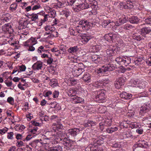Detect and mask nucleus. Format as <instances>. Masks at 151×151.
Wrapping results in <instances>:
<instances>
[{"mask_svg": "<svg viewBox=\"0 0 151 151\" xmlns=\"http://www.w3.org/2000/svg\"><path fill=\"white\" fill-rule=\"evenodd\" d=\"M97 2L95 0H88V2H86L84 3L78 5H77L75 6V10H77L78 11L81 9H89L90 11L92 9L96 10L98 8Z\"/></svg>", "mask_w": 151, "mask_h": 151, "instance_id": "f257e3e1", "label": "nucleus"}, {"mask_svg": "<svg viewBox=\"0 0 151 151\" xmlns=\"http://www.w3.org/2000/svg\"><path fill=\"white\" fill-rule=\"evenodd\" d=\"M116 65L112 64H106L98 70V73L106 72L107 71H112L115 68Z\"/></svg>", "mask_w": 151, "mask_h": 151, "instance_id": "f03ea898", "label": "nucleus"}, {"mask_svg": "<svg viewBox=\"0 0 151 151\" xmlns=\"http://www.w3.org/2000/svg\"><path fill=\"white\" fill-rule=\"evenodd\" d=\"M95 93L97 94L95 98V100L99 103H102L106 101L105 95L104 92L101 91H96Z\"/></svg>", "mask_w": 151, "mask_h": 151, "instance_id": "7ed1b4c3", "label": "nucleus"}, {"mask_svg": "<svg viewBox=\"0 0 151 151\" xmlns=\"http://www.w3.org/2000/svg\"><path fill=\"white\" fill-rule=\"evenodd\" d=\"M79 26L77 27H81L84 30H87L90 28V23L87 20H81L79 23Z\"/></svg>", "mask_w": 151, "mask_h": 151, "instance_id": "20e7f679", "label": "nucleus"}, {"mask_svg": "<svg viewBox=\"0 0 151 151\" xmlns=\"http://www.w3.org/2000/svg\"><path fill=\"white\" fill-rule=\"evenodd\" d=\"M2 29L6 34H9V37H11L10 35L14 32L10 24H5L2 27ZM7 37H8V36Z\"/></svg>", "mask_w": 151, "mask_h": 151, "instance_id": "39448f33", "label": "nucleus"}, {"mask_svg": "<svg viewBox=\"0 0 151 151\" xmlns=\"http://www.w3.org/2000/svg\"><path fill=\"white\" fill-rule=\"evenodd\" d=\"M60 143L66 147V149L69 148L73 144V142L68 138L60 139Z\"/></svg>", "mask_w": 151, "mask_h": 151, "instance_id": "423d86ee", "label": "nucleus"}, {"mask_svg": "<svg viewBox=\"0 0 151 151\" xmlns=\"http://www.w3.org/2000/svg\"><path fill=\"white\" fill-rule=\"evenodd\" d=\"M85 70L83 68L76 66L73 69L72 73L74 76L78 77Z\"/></svg>", "mask_w": 151, "mask_h": 151, "instance_id": "0eeeda50", "label": "nucleus"}, {"mask_svg": "<svg viewBox=\"0 0 151 151\" xmlns=\"http://www.w3.org/2000/svg\"><path fill=\"white\" fill-rule=\"evenodd\" d=\"M150 110V108L148 104H146L140 108L139 114L142 116L145 115Z\"/></svg>", "mask_w": 151, "mask_h": 151, "instance_id": "6e6552de", "label": "nucleus"}, {"mask_svg": "<svg viewBox=\"0 0 151 151\" xmlns=\"http://www.w3.org/2000/svg\"><path fill=\"white\" fill-rule=\"evenodd\" d=\"M108 83L107 81L99 80L96 81L93 83V86L97 88H101V87L104 86H105Z\"/></svg>", "mask_w": 151, "mask_h": 151, "instance_id": "1a4fd4ad", "label": "nucleus"}, {"mask_svg": "<svg viewBox=\"0 0 151 151\" xmlns=\"http://www.w3.org/2000/svg\"><path fill=\"white\" fill-rule=\"evenodd\" d=\"M106 50L107 55L109 56H112L116 51V47L112 45L109 46Z\"/></svg>", "mask_w": 151, "mask_h": 151, "instance_id": "9d476101", "label": "nucleus"}, {"mask_svg": "<svg viewBox=\"0 0 151 151\" xmlns=\"http://www.w3.org/2000/svg\"><path fill=\"white\" fill-rule=\"evenodd\" d=\"M80 130L77 128H74L68 129V134L72 137H75L79 133Z\"/></svg>", "mask_w": 151, "mask_h": 151, "instance_id": "9b49d317", "label": "nucleus"}, {"mask_svg": "<svg viewBox=\"0 0 151 151\" xmlns=\"http://www.w3.org/2000/svg\"><path fill=\"white\" fill-rule=\"evenodd\" d=\"M63 126L61 123L59 122H57L53 124L52 128L53 130L56 132L57 130H61L63 128Z\"/></svg>", "mask_w": 151, "mask_h": 151, "instance_id": "f8f14e48", "label": "nucleus"}, {"mask_svg": "<svg viewBox=\"0 0 151 151\" xmlns=\"http://www.w3.org/2000/svg\"><path fill=\"white\" fill-rule=\"evenodd\" d=\"M43 66V63L40 61H37L32 66L33 69L34 70H41Z\"/></svg>", "mask_w": 151, "mask_h": 151, "instance_id": "ddd939ff", "label": "nucleus"}, {"mask_svg": "<svg viewBox=\"0 0 151 151\" xmlns=\"http://www.w3.org/2000/svg\"><path fill=\"white\" fill-rule=\"evenodd\" d=\"M36 44L35 39L34 38H31L24 43V45L25 46L29 47L33 46Z\"/></svg>", "mask_w": 151, "mask_h": 151, "instance_id": "4468645a", "label": "nucleus"}, {"mask_svg": "<svg viewBox=\"0 0 151 151\" xmlns=\"http://www.w3.org/2000/svg\"><path fill=\"white\" fill-rule=\"evenodd\" d=\"M91 38L92 37L91 36L84 35L81 36V42L83 44H86Z\"/></svg>", "mask_w": 151, "mask_h": 151, "instance_id": "2eb2a0df", "label": "nucleus"}, {"mask_svg": "<svg viewBox=\"0 0 151 151\" xmlns=\"http://www.w3.org/2000/svg\"><path fill=\"white\" fill-rule=\"evenodd\" d=\"M71 97H72L71 99L75 104L80 103L83 101V99L77 96L76 95H72Z\"/></svg>", "mask_w": 151, "mask_h": 151, "instance_id": "dca6fc26", "label": "nucleus"}, {"mask_svg": "<svg viewBox=\"0 0 151 151\" xmlns=\"http://www.w3.org/2000/svg\"><path fill=\"white\" fill-rule=\"evenodd\" d=\"M139 30L137 32H136L133 34L132 35V37L134 39L139 41L143 39V38L141 34H139Z\"/></svg>", "mask_w": 151, "mask_h": 151, "instance_id": "f3484780", "label": "nucleus"}, {"mask_svg": "<svg viewBox=\"0 0 151 151\" xmlns=\"http://www.w3.org/2000/svg\"><path fill=\"white\" fill-rule=\"evenodd\" d=\"M101 58L98 55H93L91 57V60L96 63H98L100 62Z\"/></svg>", "mask_w": 151, "mask_h": 151, "instance_id": "a211bd4d", "label": "nucleus"}, {"mask_svg": "<svg viewBox=\"0 0 151 151\" xmlns=\"http://www.w3.org/2000/svg\"><path fill=\"white\" fill-rule=\"evenodd\" d=\"M78 48L77 46H74L73 47H70L68 50V52L70 54L72 55L74 54L78 51Z\"/></svg>", "mask_w": 151, "mask_h": 151, "instance_id": "6ab92c4d", "label": "nucleus"}, {"mask_svg": "<svg viewBox=\"0 0 151 151\" xmlns=\"http://www.w3.org/2000/svg\"><path fill=\"white\" fill-rule=\"evenodd\" d=\"M140 19L137 17L132 16L129 18V21L132 24H137L139 21Z\"/></svg>", "mask_w": 151, "mask_h": 151, "instance_id": "aec40b11", "label": "nucleus"}, {"mask_svg": "<svg viewBox=\"0 0 151 151\" xmlns=\"http://www.w3.org/2000/svg\"><path fill=\"white\" fill-rule=\"evenodd\" d=\"M135 0H127L126 1V8L127 9H129L132 8L133 7V3L134 2Z\"/></svg>", "mask_w": 151, "mask_h": 151, "instance_id": "412c9836", "label": "nucleus"}, {"mask_svg": "<svg viewBox=\"0 0 151 151\" xmlns=\"http://www.w3.org/2000/svg\"><path fill=\"white\" fill-rule=\"evenodd\" d=\"M151 30L149 27H145L142 29L141 31H139V34H142L143 35H145L150 33Z\"/></svg>", "mask_w": 151, "mask_h": 151, "instance_id": "4be33fe9", "label": "nucleus"}, {"mask_svg": "<svg viewBox=\"0 0 151 151\" xmlns=\"http://www.w3.org/2000/svg\"><path fill=\"white\" fill-rule=\"evenodd\" d=\"M91 78V75L88 73H86L82 77V79L85 82L88 83L90 82Z\"/></svg>", "mask_w": 151, "mask_h": 151, "instance_id": "5701e85b", "label": "nucleus"}, {"mask_svg": "<svg viewBox=\"0 0 151 151\" xmlns=\"http://www.w3.org/2000/svg\"><path fill=\"white\" fill-rule=\"evenodd\" d=\"M120 96L122 98L128 100L132 98V95L131 94L127 93L126 92H123L121 94Z\"/></svg>", "mask_w": 151, "mask_h": 151, "instance_id": "b1692460", "label": "nucleus"}, {"mask_svg": "<svg viewBox=\"0 0 151 151\" xmlns=\"http://www.w3.org/2000/svg\"><path fill=\"white\" fill-rule=\"evenodd\" d=\"M145 85V83L143 81H139L138 84L135 86V87L139 89H144Z\"/></svg>", "mask_w": 151, "mask_h": 151, "instance_id": "393cba45", "label": "nucleus"}, {"mask_svg": "<svg viewBox=\"0 0 151 151\" xmlns=\"http://www.w3.org/2000/svg\"><path fill=\"white\" fill-rule=\"evenodd\" d=\"M55 29L54 27L50 26V32H51V35L54 37H58V32L55 31Z\"/></svg>", "mask_w": 151, "mask_h": 151, "instance_id": "a878e982", "label": "nucleus"}, {"mask_svg": "<svg viewBox=\"0 0 151 151\" xmlns=\"http://www.w3.org/2000/svg\"><path fill=\"white\" fill-rule=\"evenodd\" d=\"M118 129V127H110L107 128L106 131L107 132L109 133H112L113 132L116 131Z\"/></svg>", "mask_w": 151, "mask_h": 151, "instance_id": "bb28decb", "label": "nucleus"}, {"mask_svg": "<svg viewBox=\"0 0 151 151\" xmlns=\"http://www.w3.org/2000/svg\"><path fill=\"white\" fill-rule=\"evenodd\" d=\"M62 150V147L59 145L51 147L48 151H61Z\"/></svg>", "mask_w": 151, "mask_h": 151, "instance_id": "cd10ccee", "label": "nucleus"}, {"mask_svg": "<svg viewBox=\"0 0 151 151\" xmlns=\"http://www.w3.org/2000/svg\"><path fill=\"white\" fill-rule=\"evenodd\" d=\"M38 52L41 55L44 52L48 53V51L47 50H45L44 49V47L42 46H40L39 47L37 50Z\"/></svg>", "mask_w": 151, "mask_h": 151, "instance_id": "c85d7f7f", "label": "nucleus"}, {"mask_svg": "<svg viewBox=\"0 0 151 151\" xmlns=\"http://www.w3.org/2000/svg\"><path fill=\"white\" fill-rule=\"evenodd\" d=\"M50 84L52 87L54 88L58 85L57 80L56 79H51L50 82Z\"/></svg>", "mask_w": 151, "mask_h": 151, "instance_id": "c756f323", "label": "nucleus"}, {"mask_svg": "<svg viewBox=\"0 0 151 151\" xmlns=\"http://www.w3.org/2000/svg\"><path fill=\"white\" fill-rule=\"evenodd\" d=\"M25 127L23 125H17L15 127L16 131L19 132H22L25 129Z\"/></svg>", "mask_w": 151, "mask_h": 151, "instance_id": "7c9ffc66", "label": "nucleus"}, {"mask_svg": "<svg viewBox=\"0 0 151 151\" xmlns=\"http://www.w3.org/2000/svg\"><path fill=\"white\" fill-rule=\"evenodd\" d=\"M124 57H123L119 56L116 58L115 60L118 64L123 65V64L124 63Z\"/></svg>", "mask_w": 151, "mask_h": 151, "instance_id": "2f4dec72", "label": "nucleus"}, {"mask_svg": "<svg viewBox=\"0 0 151 151\" xmlns=\"http://www.w3.org/2000/svg\"><path fill=\"white\" fill-rule=\"evenodd\" d=\"M134 28L132 25L126 24L123 26V29L126 30H131Z\"/></svg>", "mask_w": 151, "mask_h": 151, "instance_id": "473e14b6", "label": "nucleus"}, {"mask_svg": "<svg viewBox=\"0 0 151 151\" xmlns=\"http://www.w3.org/2000/svg\"><path fill=\"white\" fill-rule=\"evenodd\" d=\"M123 62L124 63L123 65L126 66L131 63V59L129 57H124Z\"/></svg>", "mask_w": 151, "mask_h": 151, "instance_id": "72a5a7b5", "label": "nucleus"}, {"mask_svg": "<svg viewBox=\"0 0 151 151\" xmlns=\"http://www.w3.org/2000/svg\"><path fill=\"white\" fill-rule=\"evenodd\" d=\"M138 147L144 148H147L148 146L147 142L144 140L142 141L138 145Z\"/></svg>", "mask_w": 151, "mask_h": 151, "instance_id": "f704fd0d", "label": "nucleus"}, {"mask_svg": "<svg viewBox=\"0 0 151 151\" xmlns=\"http://www.w3.org/2000/svg\"><path fill=\"white\" fill-rule=\"evenodd\" d=\"M29 16L31 17V18L32 21L37 22V20L38 19V15L37 14L32 13Z\"/></svg>", "mask_w": 151, "mask_h": 151, "instance_id": "c9c22d12", "label": "nucleus"}, {"mask_svg": "<svg viewBox=\"0 0 151 151\" xmlns=\"http://www.w3.org/2000/svg\"><path fill=\"white\" fill-rule=\"evenodd\" d=\"M92 151H103V150H105V151H110L111 150L109 148H106L105 147L104 148H96L95 147H93V148H92Z\"/></svg>", "mask_w": 151, "mask_h": 151, "instance_id": "e433bc0d", "label": "nucleus"}, {"mask_svg": "<svg viewBox=\"0 0 151 151\" xmlns=\"http://www.w3.org/2000/svg\"><path fill=\"white\" fill-rule=\"evenodd\" d=\"M110 20H104L102 23V26L104 28L109 27V23Z\"/></svg>", "mask_w": 151, "mask_h": 151, "instance_id": "4c0bfd02", "label": "nucleus"}, {"mask_svg": "<svg viewBox=\"0 0 151 151\" xmlns=\"http://www.w3.org/2000/svg\"><path fill=\"white\" fill-rule=\"evenodd\" d=\"M45 135L43 136L44 139L49 140L51 138V136L52 135L51 133L50 132H48L45 134Z\"/></svg>", "mask_w": 151, "mask_h": 151, "instance_id": "58836bf2", "label": "nucleus"}, {"mask_svg": "<svg viewBox=\"0 0 151 151\" xmlns=\"http://www.w3.org/2000/svg\"><path fill=\"white\" fill-rule=\"evenodd\" d=\"M92 49L93 50V52H97L100 50L101 47L98 45H94L92 47Z\"/></svg>", "mask_w": 151, "mask_h": 151, "instance_id": "ea45409f", "label": "nucleus"}, {"mask_svg": "<svg viewBox=\"0 0 151 151\" xmlns=\"http://www.w3.org/2000/svg\"><path fill=\"white\" fill-rule=\"evenodd\" d=\"M127 17H125L124 15L122 16V18L119 19V22L121 24L125 23L127 20Z\"/></svg>", "mask_w": 151, "mask_h": 151, "instance_id": "a19ab883", "label": "nucleus"}, {"mask_svg": "<svg viewBox=\"0 0 151 151\" xmlns=\"http://www.w3.org/2000/svg\"><path fill=\"white\" fill-rule=\"evenodd\" d=\"M17 6V5L16 3H13L10 5L9 9L12 12H13L16 9Z\"/></svg>", "mask_w": 151, "mask_h": 151, "instance_id": "79ce46f5", "label": "nucleus"}, {"mask_svg": "<svg viewBox=\"0 0 151 151\" xmlns=\"http://www.w3.org/2000/svg\"><path fill=\"white\" fill-rule=\"evenodd\" d=\"M104 38L107 41L110 42L112 41L111 34H106L104 36Z\"/></svg>", "mask_w": 151, "mask_h": 151, "instance_id": "37998d69", "label": "nucleus"}, {"mask_svg": "<svg viewBox=\"0 0 151 151\" xmlns=\"http://www.w3.org/2000/svg\"><path fill=\"white\" fill-rule=\"evenodd\" d=\"M48 12V15L50 17H55L56 14V12L54 10H51Z\"/></svg>", "mask_w": 151, "mask_h": 151, "instance_id": "c03bdc74", "label": "nucleus"}, {"mask_svg": "<svg viewBox=\"0 0 151 151\" xmlns=\"http://www.w3.org/2000/svg\"><path fill=\"white\" fill-rule=\"evenodd\" d=\"M18 67V72H19L20 71H24L26 69V66L24 65H21L19 66Z\"/></svg>", "mask_w": 151, "mask_h": 151, "instance_id": "a18cd8bd", "label": "nucleus"}, {"mask_svg": "<svg viewBox=\"0 0 151 151\" xmlns=\"http://www.w3.org/2000/svg\"><path fill=\"white\" fill-rule=\"evenodd\" d=\"M125 80L123 78L120 77L116 81L119 82V83H120L121 85L122 86L124 84Z\"/></svg>", "mask_w": 151, "mask_h": 151, "instance_id": "49530a36", "label": "nucleus"}, {"mask_svg": "<svg viewBox=\"0 0 151 151\" xmlns=\"http://www.w3.org/2000/svg\"><path fill=\"white\" fill-rule=\"evenodd\" d=\"M38 128L37 127H35L33 128V129H31L30 131V132L31 133L33 134H38L39 131H37Z\"/></svg>", "mask_w": 151, "mask_h": 151, "instance_id": "de8ad7c7", "label": "nucleus"}, {"mask_svg": "<svg viewBox=\"0 0 151 151\" xmlns=\"http://www.w3.org/2000/svg\"><path fill=\"white\" fill-rule=\"evenodd\" d=\"M93 122L91 120H88L87 123L85 124V126L86 127L92 126L93 125Z\"/></svg>", "mask_w": 151, "mask_h": 151, "instance_id": "09e8293b", "label": "nucleus"}, {"mask_svg": "<svg viewBox=\"0 0 151 151\" xmlns=\"http://www.w3.org/2000/svg\"><path fill=\"white\" fill-rule=\"evenodd\" d=\"M41 7V6L39 4H37V5H35L33 6L32 8V10H37L40 9Z\"/></svg>", "mask_w": 151, "mask_h": 151, "instance_id": "8fccbe9b", "label": "nucleus"}, {"mask_svg": "<svg viewBox=\"0 0 151 151\" xmlns=\"http://www.w3.org/2000/svg\"><path fill=\"white\" fill-rule=\"evenodd\" d=\"M89 23H90V28H91V27H93L96 25V19H93L91 22H89Z\"/></svg>", "mask_w": 151, "mask_h": 151, "instance_id": "3c124183", "label": "nucleus"}, {"mask_svg": "<svg viewBox=\"0 0 151 151\" xmlns=\"http://www.w3.org/2000/svg\"><path fill=\"white\" fill-rule=\"evenodd\" d=\"M8 102L9 103L11 104H13L14 103V99L12 97H9L7 99Z\"/></svg>", "mask_w": 151, "mask_h": 151, "instance_id": "603ef678", "label": "nucleus"}, {"mask_svg": "<svg viewBox=\"0 0 151 151\" xmlns=\"http://www.w3.org/2000/svg\"><path fill=\"white\" fill-rule=\"evenodd\" d=\"M119 6L121 9H122L123 8L126 9V5L125 3H120L119 5Z\"/></svg>", "mask_w": 151, "mask_h": 151, "instance_id": "864d4df0", "label": "nucleus"}, {"mask_svg": "<svg viewBox=\"0 0 151 151\" xmlns=\"http://www.w3.org/2000/svg\"><path fill=\"white\" fill-rule=\"evenodd\" d=\"M14 134L13 132H11L8 133L7 136V138L10 139H12L13 138V136Z\"/></svg>", "mask_w": 151, "mask_h": 151, "instance_id": "5fc2aeb1", "label": "nucleus"}, {"mask_svg": "<svg viewBox=\"0 0 151 151\" xmlns=\"http://www.w3.org/2000/svg\"><path fill=\"white\" fill-rule=\"evenodd\" d=\"M106 126H110L111 124V122L110 120L107 119L104 122Z\"/></svg>", "mask_w": 151, "mask_h": 151, "instance_id": "6e6d98bb", "label": "nucleus"}, {"mask_svg": "<svg viewBox=\"0 0 151 151\" xmlns=\"http://www.w3.org/2000/svg\"><path fill=\"white\" fill-rule=\"evenodd\" d=\"M40 120L42 121H47L48 120L49 118L48 117L46 116L45 115L43 116H42L40 119Z\"/></svg>", "mask_w": 151, "mask_h": 151, "instance_id": "4d7b16f0", "label": "nucleus"}, {"mask_svg": "<svg viewBox=\"0 0 151 151\" xmlns=\"http://www.w3.org/2000/svg\"><path fill=\"white\" fill-rule=\"evenodd\" d=\"M8 128L7 127H5L3 129H0L1 133V134H5L8 130Z\"/></svg>", "mask_w": 151, "mask_h": 151, "instance_id": "13d9d810", "label": "nucleus"}, {"mask_svg": "<svg viewBox=\"0 0 151 151\" xmlns=\"http://www.w3.org/2000/svg\"><path fill=\"white\" fill-rule=\"evenodd\" d=\"M58 116L56 115H53L50 117V120L52 121H56L58 120Z\"/></svg>", "mask_w": 151, "mask_h": 151, "instance_id": "bf43d9fd", "label": "nucleus"}, {"mask_svg": "<svg viewBox=\"0 0 151 151\" xmlns=\"http://www.w3.org/2000/svg\"><path fill=\"white\" fill-rule=\"evenodd\" d=\"M75 1L76 0H67V1L68 4V5L70 6H72Z\"/></svg>", "mask_w": 151, "mask_h": 151, "instance_id": "052dcab7", "label": "nucleus"}, {"mask_svg": "<svg viewBox=\"0 0 151 151\" xmlns=\"http://www.w3.org/2000/svg\"><path fill=\"white\" fill-rule=\"evenodd\" d=\"M47 58L48 59L47 60V63L48 64L50 65L53 62V59L51 57H48Z\"/></svg>", "mask_w": 151, "mask_h": 151, "instance_id": "680f3d73", "label": "nucleus"}, {"mask_svg": "<svg viewBox=\"0 0 151 151\" xmlns=\"http://www.w3.org/2000/svg\"><path fill=\"white\" fill-rule=\"evenodd\" d=\"M145 22L147 24H151V17L145 19Z\"/></svg>", "mask_w": 151, "mask_h": 151, "instance_id": "e2e57ef3", "label": "nucleus"}, {"mask_svg": "<svg viewBox=\"0 0 151 151\" xmlns=\"http://www.w3.org/2000/svg\"><path fill=\"white\" fill-rule=\"evenodd\" d=\"M63 14L66 17H67L69 15V13L67 10H64L62 12Z\"/></svg>", "mask_w": 151, "mask_h": 151, "instance_id": "0e129e2a", "label": "nucleus"}, {"mask_svg": "<svg viewBox=\"0 0 151 151\" xmlns=\"http://www.w3.org/2000/svg\"><path fill=\"white\" fill-rule=\"evenodd\" d=\"M143 131V129L141 128H139L136 130V132L139 134H142Z\"/></svg>", "mask_w": 151, "mask_h": 151, "instance_id": "69168bd1", "label": "nucleus"}, {"mask_svg": "<svg viewBox=\"0 0 151 151\" xmlns=\"http://www.w3.org/2000/svg\"><path fill=\"white\" fill-rule=\"evenodd\" d=\"M59 95V92L58 91H55L53 94V97L54 98H56L58 97Z\"/></svg>", "mask_w": 151, "mask_h": 151, "instance_id": "338daca9", "label": "nucleus"}, {"mask_svg": "<svg viewBox=\"0 0 151 151\" xmlns=\"http://www.w3.org/2000/svg\"><path fill=\"white\" fill-rule=\"evenodd\" d=\"M146 63L149 66H151V56L146 59Z\"/></svg>", "mask_w": 151, "mask_h": 151, "instance_id": "774afa93", "label": "nucleus"}]
</instances>
